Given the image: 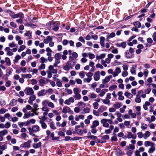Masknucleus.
<instances>
[{"label": "nucleus", "instance_id": "obj_24", "mask_svg": "<svg viewBox=\"0 0 156 156\" xmlns=\"http://www.w3.org/2000/svg\"><path fill=\"white\" fill-rule=\"evenodd\" d=\"M126 150L127 151L126 153V154L128 156H131L133 154V151L129 149L128 147H126Z\"/></svg>", "mask_w": 156, "mask_h": 156}, {"label": "nucleus", "instance_id": "obj_40", "mask_svg": "<svg viewBox=\"0 0 156 156\" xmlns=\"http://www.w3.org/2000/svg\"><path fill=\"white\" fill-rule=\"evenodd\" d=\"M39 83H40V85L41 86H43L44 84L45 83V81L43 79H41L39 80Z\"/></svg>", "mask_w": 156, "mask_h": 156}, {"label": "nucleus", "instance_id": "obj_8", "mask_svg": "<svg viewBox=\"0 0 156 156\" xmlns=\"http://www.w3.org/2000/svg\"><path fill=\"white\" fill-rule=\"evenodd\" d=\"M47 93V91L44 89L39 91L37 94L38 96H43Z\"/></svg>", "mask_w": 156, "mask_h": 156}, {"label": "nucleus", "instance_id": "obj_63", "mask_svg": "<svg viewBox=\"0 0 156 156\" xmlns=\"http://www.w3.org/2000/svg\"><path fill=\"white\" fill-rule=\"evenodd\" d=\"M137 135L138 136V137L140 138H142L143 136V134L142 132H138L137 133Z\"/></svg>", "mask_w": 156, "mask_h": 156}, {"label": "nucleus", "instance_id": "obj_10", "mask_svg": "<svg viewBox=\"0 0 156 156\" xmlns=\"http://www.w3.org/2000/svg\"><path fill=\"white\" fill-rule=\"evenodd\" d=\"M71 110V109L69 107L67 106H65L63 107L62 112L65 114L69 112Z\"/></svg>", "mask_w": 156, "mask_h": 156}, {"label": "nucleus", "instance_id": "obj_49", "mask_svg": "<svg viewBox=\"0 0 156 156\" xmlns=\"http://www.w3.org/2000/svg\"><path fill=\"white\" fill-rule=\"evenodd\" d=\"M93 75V73L90 72L87 73L86 74V76L87 77V78H89L91 79H92V77Z\"/></svg>", "mask_w": 156, "mask_h": 156}, {"label": "nucleus", "instance_id": "obj_59", "mask_svg": "<svg viewBox=\"0 0 156 156\" xmlns=\"http://www.w3.org/2000/svg\"><path fill=\"white\" fill-rule=\"evenodd\" d=\"M75 81L77 83L79 84H81L82 83V80L78 78H76L75 79Z\"/></svg>", "mask_w": 156, "mask_h": 156}, {"label": "nucleus", "instance_id": "obj_58", "mask_svg": "<svg viewBox=\"0 0 156 156\" xmlns=\"http://www.w3.org/2000/svg\"><path fill=\"white\" fill-rule=\"evenodd\" d=\"M28 129L29 132L30 134V135L34 136H36V135L33 133V132L32 131L31 127L29 128Z\"/></svg>", "mask_w": 156, "mask_h": 156}, {"label": "nucleus", "instance_id": "obj_43", "mask_svg": "<svg viewBox=\"0 0 156 156\" xmlns=\"http://www.w3.org/2000/svg\"><path fill=\"white\" fill-rule=\"evenodd\" d=\"M55 58L56 59H60L61 58V55L59 53H57L55 55Z\"/></svg>", "mask_w": 156, "mask_h": 156}, {"label": "nucleus", "instance_id": "obj_6", "mask_svg": "<svg viewBox=\"0 0 156 156\" xmlns=\"http://www.w3.org/2000/svg\"><path fill=\"white\" fill-rule=\"evenodd\" d=\"M127 133V137L128 139L132 138L135 139L136 138V134H132L130 132H128Z\"/></svg>", "mask_w": 156, "mask_h": 156}, {"label": "nucleus", "instance_id": "obj_46", "mask_svg": "<svg viewBox=\"0 0 156 156\" xmlns=\"http://www.w3.org/2000/svg\"><path fill=\"white\" fill-rule=\"evenodd\" d=\"M126 147H128V149L133 151L135 148V146L133 145L129 144V146H126Z\"/></svg>", "mask_w": 156, "mask_h": 156}, {"label": "nucleus", "instance_id": "obj_9", "mask_svg": "<svg viewBox=\"0 0 156 156\" xmlns=\"http://www.w3.org/2000/svg\"><path fill=\"white\" fill-rule=\"evenodd\" d=\"M36 99V96L35 95L33 94V95H30V96L29 98V99L28 101V103L31 104H33V101L35 100Z\"/></svg>", "mask_w": 156, "mask_h": 156}, {"label": "nucleus", "instance_id": "obj_35", "mask_svg": "<svg viewBox=\"0 0 156 156\" xmlns=\"http://www.w3.org/2000/svg\"><path fill=\"white\" fill-rule=\"evenodd\" d=\"M141 128L142 130H145L147 129V124L143 122L141 123Z\"/></svg>", "mask_w": 156, "mask_h": 156}, {"label": "nucleus", "instance_id": "obj_39", "mask_svg": "<svg viewBox=\"0 0 156 156\" xmlns=\"http://www.w3.org/2000/svg\"><path fill=\"white\" fill-rule=\"evenodd\" d=\"M75 95L74 97L76 98V99L80 100L81 98V95L79 93H77L74 94Z\"/></svg>", "mask_w": 156, "mask_h": 156}, {"label": "nucleus", "instance_id": "obj_7", "mask_svg": "<svg viewBox=\"0 0 156 156\" xmlns=\"http://www.w3.org/2000/svg\"><path fill=\"white\" fill-rule=\"evenodd\" d=\"M121 72V69L119 67H116L114 72L113 77H115L118 76V74Z\"/></svg>", "mask_w": 156, "mask_h": 156}, {"label": "nucleus", "instance_id": "obj_2", "mask_svg": "<svg viewBox=\"0 0 156 156\" xmlns=\"http://www.w3.org/2000/svg\"><path fill=\"white\" fill-rule=\"evenodd\" d=\"M71 63L70 61H68L66 65L63 67L64 69L68 71L70 69H72Z\"/></svg>", "mask_w": 156, "mask_h": 156}, {"label": "nucleus", "instance_id": "obj_29", "mask_svg": "<svg viewBox=\"0 0 156 156\" xmlns=\"http://www.w3.org/2000/svg\"><path fill=\"white\" fill-rule=\"evenodd\" d=\"M17 101L15 100L14 99H12L10 102L9 103V105L12 106H14L16 105V102Z\"/></svg>", "mask_w": 156, "mask_h": 156}, {"label": "nucleus", "instance_id": "obj_26", "mask_svg": "<svg viewBox=\"0 0 156 156\" xmlns=\"http://www.w3.org/2000/svg\"><path fill=\"white\" fill-rule=\"evenodd\" d=\"M56 84L57 86L59 87L62 86V83L60 80L59 79H56Z\"/></svg>", "mask_w": 156, "mask_h": 156}, {"label": "nucleus", "instance_id": "obj_14", "mask_svg": "<svg viewBox=\"0 0 156 156\" xmlns=\"http://www.w3.org/2000/svg\"><path fill=\"white\" fill-rule=\"evenodd\" d=\"M52 40V37L50 36H48L47 38L44 39L43 41V42L45 44H48L49 42L51 41Z\"/></svg>", "mask_w": 156, "mask_h": 156}, {"label": "nucleus", "instance_id": "obj_56", "mask_svg": "<svg viewBox=\"0 0 156 156\" xmlns=\"http://www.w3.org/2000/svg\"><path fill=\"white\" fill-rule=\"evenodd\" d=\"M90 109L88 107H86L83 109V111L85 113H88L90 112Z\"/></svg>", "mask_w": 156, "mask_h": 156}, {"label": "nucleus", "instance_id": "obj_5", "mask_svg": "<svg viewBox=\"0 0 156 156\" xmlns=\"http://www.w3.org/2000/svg\"><path fill=\"white\" fill-rule=\"evenodd\" d=\"M112 77V75H110L107 76L105 78L102 80V83L103 84H106L109 82L110 80Z\"/></svg>", "mask_w": 156, "mask_h": 156}, {"label": "nucleus", "instance_id": "obj_21", "mask_svg": "<svg viewBox=\"0 0 156 156\" xmlns=\"http://www.w3.org/2000/svg\"><path fill=\"white\" fill-rule=\"evenodd\" d=\"M144 144L145 146L146 147H147L149 146H151L152 145H155V144L154 143L149 141H146L145 142Z\"/></svg>", "mask_w": 156, "mask_h": 156}, {"label": "nucleus", "instance_id": "obj_57", "mask_svg": "<svg viewBox=\"0 0 156 156\" xmlns=\"http://www.w3.org/2000/svg\"><path fill=\"white\" fill-rule=\"evenodd\" d=\"M91 80L92 79L89 78H84L83 80V81L84 83H89L90 82Z\"/></svg>", "mask_w": 156, "mask_h": 156}, {"label": "nucleus", "instance_id": "obj_20", "mask_svg": "<svg viewBox=\"0 0 156 156\" xmlns=\"http://www.w3.org/2000/svg\"><path fill=\"white\" fill-rule=\"evenodd\" d=\"M135 101L136 102L140 103L141 102V100L140 99V96L139 94H137L135 98Z\"/></svg>", "mask_w": 156, "mask_h": 156}, {"label": "nucleus", "instance_id": "obj_61", "mask_svg": "<svg viewBox=\"0 0 156 156\" xmlns=\"http://www.w3.org/2000/svg\"><path fill=\"white\" fill-rule=\"evenodd\" d=\"M65 90L68 94H72V91L71 89L66 88Z\"/></svg>", "mask_w": 156, "mask_h": 156}, {"label": "nucleus", "instance_id": "obj_17", "mask_svg": "<svg viewBox=\"0 0 156 156\" xmlns=\"http://www.w3.org/2000/svg\"><path fill=\"white\" fill-rule=\"evenodd\" d=\"M39 123L41 124V127L44 129H45L47 128V124L42 120H40L39 121Z\"/></svg>", "mask_w": 156, "mask_h": 156}, {"label": "nucleus", "instance_id": "obj_52", "mask_svg": "<svg viewBox=\"0 0 156 156\" xmlns=\"http://www.w3.org/2000/svg\"><path fill=\"white\" fill-rule=\"evenodd\" d=\"M115 33L112 32L109 35L107 36V37L108 38H112L115 37Z\"/></svg>", "mask_w": 156, "mask_h": 156}, {"label": "nucleus", "instance_id": "obj_27", "mask_svg": "<svg viewBox=\"0 0 156 156\" xmlns=\"http://www.w3.org/2000/svg\"><path fill=\"white\" fill-rule=\"evenodd\" d=\"M100 44L102 47H104V41L105 40V38L104 37H101L100 38Z\"/></svg>", "mask_w": 156, "mask_h": 156}, {"label": "nucleus", "instance_id": "obj_11", "mask_svg": "<svg viewBox=\"0 0 156 156\" xmlns=\"http://www.w3.org/2000/svg\"><path fill=\"white\" fill-rule=\"evenodd\" d=\"M40 127L37 125H34L32 128H31V130L32 132H37L39 131Z\"/></svg>", "mask_w": 156, "mask_h": 156}, {"label": "nucleus", "instance_id": "obj_50", "mask_svg": "<svg viewBox=\"0 0 156 156\" xmlns=\"http://www.w3.org/2000/svg\"><path fill=\"white\" fill-rule=\"evenodd\" d=\"M40 60L41 61V63H44V62H46L47 61V59L43 57H41L40 58Z\"/></svg>", "mask_w": 156, "mask_h": 156}, {"label": "nucleus", "instance_id": "obj_25", "mask_svg": "<svg viewBox=\"0 0 156 156\" xmlns=\"http://www.w3.org/2000/svg\"><path fill=\"white\" fill-rule=\"evenodd\" d=\"M151 135L150 132L148 131H146L143 134V137L145 139H146L147 138L149 137Z\"/></svg>", "mask_w": 156, "mask_h": 156}, {"label": "nucleus", "instance_id": "obj_15", "mask_svg": "<svg viewBox=\"0 0 156 156\" xmlns=\"http://www.w3.org/2000/svg\"><path fill=\"white\" fill-rule=\"evenodd\" d=\"M24 36L25 37H27L28 39H31L32 37V32H30V31H27L24 34Z\"/></svg>", "mask_w": 156, "mask_h": 156}, {"label": "nucleus", "instance_id": "obj_13", "mask_svg": "<svg viewBox=\"0 0 156 156\" xmlns=\"http://www.w3.org/2000/svg\"><path fill=\"white\" fill-rule=\"evenodd\" d=\"M114 129V126L112 125H110L109 126V129H106L105 131V133L106 134H108L111 133L112 130Z\"/></svg>", "mask_w": 156, "mask_h": 156}, {"label": "nucleus", "instance_id": "obj_18", "mask_svg": "<svg viewBox=\"0 0 156 156\" xmlns=\"http://www.w3.org/2000/svg\"><path fill=\"white\" fill-rule=\"evenodd\" d=\"M59 24L58 22H54V23L52 25H54V26H55L56 27H55L54 28H53L52 30L55 31H57L59 29L58 26Z\"/></svg>", "mask_w": 156, "mask_h": 156}, {"label": "nucleus", "instance_id": "obj_23", "mask_svg": "<svg viewBox=\"0 0 156 156\" xmlns=\"http://www.w3.org/2000/svg\"><path fill=\"white\" fill-rule=\"evenodd\" d=\"M22 77L24 78H30L32 77V75L30 74H22L21 75Z\"/></svg>", "mask_w": 156, "mask_h": 156}, {"label": "nucleus", "instance_id": "obj_1", "mask_svg": "<svg viewBox=\"0 0 156 156\" xmlns=\"http://www.w3.org/2000/svg\"><path fill=\"white\" fill-rule=\"evenodd\" d=\"M26 94L27 95L30 96L34 94V91L31 87H27L24 90Z\"/></svg>", "mask_w": 156, "mask_h": 156}, {"label": "nucleus", "instance_id": "obj_54", "mask_svg": "<svg viewBox=\"0 0 156 156\" xmlns=\"http://www.w3.org/2000/svg\"><path fill=\"white\" fill-rule=\"evenodd\" d=\"M48 107H50L51 108H53L55 107V105L54 104L51 102H48Z\"/></svg>", "mask_w": 156, "mask_h": 156}, {"label": "nucleus", "instance_id": "obj_12", "mask_svg": "<svg viewBox=\"0 0 156 156\" xmlns=\"http://www.w3.org/2000/svg\"><path fill=\"white\" fill-rule=\"evenodd\" d=\"M49 121L50 122L49 126L51 129H56V127L55 126L54 123L53 121H52L51 119H48Z\"/></svg>", "mask_w": 156, "mask_h": 156}, {"label": "nucleus", "instance_id": "obj_42", "mask_svg": "<svg viewBox=\"0 0 156 156\" xmlns=\"http://www.w3.org/2000/svg\"><path fill=\"white\" fill-rule=\"evenodd\" d=\"M54 23V22H49V23H47V26H49L50 28H54L55 27H56L55 26H54V25H52V24H53Z\"/></svg>", "mask_w": 156, "mask_h": 156}, {"label": "nucleus", "instance_id": "obj_48", "mask_svg": "<svg viewBox=\"0 0 156 156\" xmlns=\"http://www.w3.org/2000/svg\"><path fill=\"white\" fill-rule=\"evenodd\" d=\"M73 91L74 94L79 93L80 92L79 89L78 87L74 88L73 89Z\"/></svg>", "mask_w": 156, "mask_h": 156}, {"label": "nucleus", "instance_id": "obj_3", "mask_svg": "<svg viewBox=\"0 0 156 156\" xmlns=\"http://www.w3.org/2000/svg\"><path fill=\"white\" fill-rule=\"evenodd\" d=\"M100 72L99 71L96 72L94 73L93 78L95 81H98L100 80Z\"/></svg>", "mask_w": 156, "mask_h": 156}, {"label": "nucleus", "instance_id": "obj_41", "mask_svg": "<svg viewBox=\"0 0 156 156\" xmlns=\"http://www.w3.org/2000/svg\"><path fill=\"white\" fill-rule=\"evenodd\" d=\"M42 111L44 112H49L50 111V108L47 107H43L41 108Z\"/></svg>", "mask_w": 156, "mask_h": 156}, {"label": "nucleus", "instance_id": "obj_31", "mask_svg": "<svg viewBox=\"0 0 156 156\" xmlns=\"http://www.w3.org/2000/svg\"><path fill=\"white\" fill-rule=\"evenodd\" d=\"M77 105L78 107H81L83 108L86 105L83 102L80 101L78 103Z\"/></svg>", "mask_w": 156, "mask_h": 156}, {"label": "nucleus", "instance_id": "obj_37", "mask_svg": "<svg viewBox=\"0 0 156 156\" xmlns=\"http://www.w3.org/2000/svg\"><path fill=\"white\" fill-rule=\"evenodd\" d=\"M113 106L115 108L118 109L121 106V103L119 102H116L114 105Z\"/></svg>", "mask_w": 156, "mask_h": 156}, {"label": "nucleus", "instance_id": "obj_19", "mask_svg": "<svg viewBox=\"0 0 156 156\" xmlns=\"http://www.w3.org/2000/svg\"><path fill=\"white\" fill-rule=\"evenodd\" d=\"M41 143L39 142L37 144L34 143L33 145V147L35 149L40 147H41Z\"/></svg>", "mask_w": 156, "mask_h": 156}, {"label": "nucleus", "instance_id": "obj_32", "mask_svg": "<svg viewBox=\"0 0 156 156\" xmlns=\"http://www.w3.org/2000/svg\"><path fill=\"white\" fill-rule=\"evenodd\" d=\"M5 62H6L7 65L10 66L11 65L10 60L8 57H6L5 58Z\"/></svg>", "mask_w": 156, "mask_h": 156}, {"label": "nucleus", "instance_id": "obj_60", "mask_svg": "<svg viewBox=\"0 0 156 156\" xmlns=\"http://www.w3.org/2000/svg\"><path fill=\"white\" fill-rule=\"evenodd\" d=\"M94 108L95 109H97L98 108L99 104L97 102H94L93 104Z\"/></svg>", "mask_w": 156, "mask_h": 156}, {"label": "nucleus", "instance_id": "obj_28", "mask_svg": "<svg viewBox=\"0 0 156 156\" xmlns=\"http://www.w3.org/2000/svg\"><path fill=\"white\" fill-rule=\"evenodd\" d=\"M125 55L126 57L127 58H131L132 57V54L129 52L128 51H126L125 53Z\"/></svg>", "mask_w": 156, "mask_h": 156}, {"label": "nucleus", "instance_id": "obj_34", "mask_svg": "<svg viewBox=\"0 0 156 156\" xmlns=\"http://www.w3.org/2000/svg\"><path fill=\"white\" fill-rule=\"evenodd\" d=\"M133 25L135 27L137 28H140L141 26V23L139 21H136L134 22Z\"/></svg>", "mask_w": 156, "mask_h": 156}, {"label": "nucleus", "instance_id": "obj_30", "mask_svg": "<svg viewBox=\"0 0 156 156\" xmlns=\"http://www.w3.org/2000/svg\"><path fill=\"white\" fill-rule=\"evenodd\" d=\"M8 133V131L7 130L4 129L0 131V134L2 136L7 135Z\"/></svg>", "mask_w": 156, "mask_h": 156}, {"label": "nucleus", "instance_id": "obj_62", "mask_svg": "<svg viewBox=\"0 0 156 156\" xmlns=\"http://www.w3.org/2000/svg\"><path fill=\"white\" fill-rule=\"evenodd\" d=\"M37 80L35 79H32L31 80V83L32 85L36 84L37 83Z\"/></svg>", "mask_w": 156, "mask_h": 156}, {"label": "nucleus", "instance_id": "obj_44", "mask_svg": "<svg viewBox=\"0 0 156 156\" xmlns=\"http://www.w3.org/2000/svg\"><path fill=\"white\" fill-rule=\"evenodd\" d=\"M45 65L44 63H42L41 65L39 66L38 67L39 70H41V69H45Z\"/></svg>", "mask_w": 156, "mask_h": 156}, {"label": "nucleus", "instance_id": "obj_22", "mask_svg": "<svg viewBox=\"0 0 156 156\" xmlns=\"http://www.w3.org/2000/svg\"><path fill=\"white\" fill-rule=\"evenodd\" d=\"M155 145H152L151 146V147L149 149L148 152L150 154H151L155 151V148L154 147Z\"/></svg>", "mask_w": 156, "mask_h": 156}, {"label": "nucleus", "instance_id": "obj_64", "mask_svg": "<svg viewBox=\"0 0 156 156\" xmlns=\"http://www.w3.org/2000/svg\"><path fill=\"white\" fill-rule=\"evenodd\" d=\"M7 111V110L6 109L4 108H2L0 110V114H4Z\"/></svg>", "mask_w": 156, "mask_h": 156}, {"label": "nucleus", "instance_id": "obj_45", "mask_svg": "<svg viewBox=\"0 0 156 156\" xmlns=\"http://www.w3.org/2000/svg\"><path fill=\"white\" fill-rule=\"evenodd\" d=\"M48 101L47 100H44L42 102V105L44 107H47V105H48Z\"/></svg>", "mask_w": 156, "mask_h": 156}, {"label": "nucleus", "instance_id": "obj_55", "mask_svg": "<svg viewBox=\"0 0 156 156\" xmlns=\"http://www.w3.org/2000/svg\"><path fill=\"white\" fill-rule=\"evenodd\" d=\"M59 60V59L57 60L55 59V62L53 64L55 67H56L57 66L58 64L60 63V62Z\"/></svg>", "mask_w": 156, "mask_h": 156}, {"label": "nucleus", "instance_id": "obj_16", "mask_svg": "<svg viewBox=\"0 0 156 156\" xmlns=\"http://www.w3.org/2000/svg\"><path fill=\"white\" fill-rule=\"evenodd\" d=\"M99 125V122L97 120L94 121L92 123V125L90 126L91 128H95L96 127L98 126Z\"/></svg>", "mask_w": 156, "mask_h": 156}, {"label": "nucleus", "instance_id": "obj_36", "mask_svg": "<svg viewBox=\"0 0 156 156\" xmlns=\"http://www.w3.org/2000/svg\"><path fill=\"white\" fill-rule=\"evenodd\" d=\"M101 101L102 102L105 104L110 105V101L107 99L105 98V99H102Z\"/></svg>", "mask_w": 156, "mask_h": 156}, {"label": "nucleus", "instance_id": "obj_4", "mask_svg": "<svg viewBox=\"0 0 156 156\" xmlns=\"http://www.w3.org/2000/svg\"><path fill=\"white\" fill-rule=\"evenodd\" d=\"M108 122L107 119H103L101 121V123L102 124L104 127L108 128L109 127V124L107 122Z\"/></svg>", "mask_w": 156, "mask_h": 156}, {"label": "nucleus", "instance_id": "obj_47", "mask_svg": "<svg viewBox=\"0 0 156 156\" xmlns=\"http://www.w3.org/2000/svg\"><path fill=\"white\" fill-rule=\"evenodd\" d=\"M148 119H149V120H148V122H149V123H150L154 121L156 119L154 115L151 116V120L150 119L149 117H148Z\"/></svg>", "mask_w": 156, "mask_h": 156}, {"label": "nucleus", "instance_id": "obj_38", "mask_svg": "<svg viewBox=\"0 0 156 156\" xmlns=\"http://www.w3.org/2000/svg\"><path fill=\"white\" fill-rule=\"evenodd\" d=\"M26 48V46L24 45H21L20 47L18 49V52H20L21 51L24 50Z\"/></svg>", "mask_w": 156, "mask_h": 156}, {"label": "nucleus", "instance_id": "obj_51", "mask_svg": "<svg viewBox=\"0 0 156 156\" xmlns=\"http://www.w3.org/2000/svg\"><path fill=\"white\" fill-rule=\"evenodd\" d=\"M88 55H89V58L90 59H92L95 58V55L90 52L89 53Z\"/></svg>", "mask_w": 156, "mask_h": 156}, {"label": "nucleus", "instance_id": "obj_53", "mask_svg": "<svg viewBox=\"0 0 156 156\" xmlns=\"http://www.w3.org/2000/svg\"><path fill=\"white\" fill-rule=\"evenodd\" d=\"M85 73L83 71H82L79 73V75L81 78H83L84 76Z\"/></svg>", "mask_w": 156, "mask_h": 156}, {"label": "nucleus", "instance_id": "obj_33", "mask_svg": "<svg viewBox=\"0 0 156 156\" xmlns=\"http://www.w3.org/2000/svg\"><path fill=\"white\" fill-rule=\"evenodd\" d=\"M124 95L126 96L127 98H131L133 97V95L130 93L128 92H126L124 93Z\"/></svg>", "mask_w": 156, "mask_h": 156}]
</instances>
